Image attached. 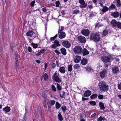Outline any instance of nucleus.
I'll use <instances>...</instances> for the list:
<instances>
[{
	"label": "nucleus",
	"mask_w": 121,
	"mask_h": 121,
	"mask_svg": "<svg viewBox=\"0 0 121 121\" xmlns=\"http://www.w3.org/2000/svg\"><path fill=\"white\" fill-rule=\"evenodd\" d=\"M104 66L106 68H108V65L106 64H104Z\"/></svg>",
	"instance_id": "obj_63"
},
{
	"label": "nucleus",
	"mask_w": 121,
	"mask_h": 121,
	"mask_svg": "<svg viewBox=\"0 0 121 121\" xmlns=\"http://www.w3.org/2000/svg\"><path fill=\"white\" fill-rule=\"evenodd\" d=\"M112 15L114 17H118L119 16V13L118 12H115L112 14Z\"/></svg>",
	"instance_id": "obj_19"
},
{
	"label": "nucleus",
	"mask_w": 121,
	"mask_h": 121,
	"mask_svg": "<svg viewBox=\"0 0 121 121\" xmlns=\"http://www.w3.org/2000/svg\"><path fill=\"white\" fill-rule=\"evenodd\" d=\"M108 33V31L107 30H104L103 34L104 36H106Z\"/></svg>",
	"instance_id": "obj_32"
},
{
	"label": "nucleus",
	"mask_w": 121,
	"mask_h": 121,
	"mask_svg": "<svg viewBox=\"0 0 121 121\" xmlns=\"http://www.w3.org/2000/svg\"><path fill=\"white\" fill-rule=\"evenodd\" d=\"M35 0H33L31 2V7H33L35 4Z\"/></svg>",
	"instance_id": "obj_40"
},
{
	"label": "nucleus",
	"mask_w": 121,
	"mask_h": 121,
	"mask_svg": "<svg viewBox=\"0 0 121 121\" xmlns=\"http://www.w3.org/2000/svg\"><path fill=\"white\" fill-rule=\"evenodd\" d=\"M99 105L101 109L104 110L105 109V108L103 103L101 102H100L99 103Z\"/></svg>",
	"instance_id": "obj_21"
},
{
	"label": "nucleus",
	"mask_w": 121,
	"mask_h": 121,
	"mask_svg": "<svg viewBox=\"0 0 121 121\" xmlns=\"http://www.w3.org/2000/svg\"><path fill=\"white\" fill-rule=\"evenodd\" d=\"M50 104L51 105H53L55 103V101L53 100H50Z\"/></svg>",
	"instance_id": "obj_39"
},
{
	"label": "nucleus",
	"mask_w": 121,
	"mask_h": 121,
	"mask_svg": "<svg viewBox=\"0 0 121 121\" xmlns=\"http://www.w3.org/2000/svg\"><path fill=\"white\" fill-rule=\"evenodd\" d=\"M26 35L27 36H30V31H29L26 33Z\"/></svg>",
	"instance_id": "obj_52"
},
{
	"label": "nucleus",
	"mask_w": 121,
	"mask_h": 121,
	"mask_svg": "<svg viewBox=\"0 0 121 121\" xmlns=\"http://www.w3.org/2000/svg\"><path fill=\"white\" fill-rule=\"evenodd\" d=\"M52 78L54 81H55L57 82L60 83L61 81V79L59 77L56 72H55L53 75Z\"/></svg>",
	"instance_id": "obj_4"
},
{
	"label": "nucleus",
	"mask_w": 121,
	"mask_h": 121,
	"mask_svg": "<svg viewBox=\"0 0 121 121\" xmlns=\"http://www.w3.org/2000/svg\"><path fill=\"white\" fill-rule=\"evenodd\" d=\"M54 43V44H56V46H57V47L60 46V45L59 43V41L58 40H56L55 41Z\"/></svg>",
	"instance_id": "obj_27"
},
{
	"label": "nucleus",
	"mask_w": 121,
	"mask_h": 121,
	"mask_svg": "<svg viewBox=\"0 0 121 121\" xmlns=\"http://www.w3.org/2000/svg\"><path fill=\"white\" fill-rule=\"evenodd\" d=\"M73 51L74 53L77 55L81 54L83 51V49L80 46H77L73 48Z\"/></svg>",
	"instance_id": "obj_3"
},
{
	"label": "nucleus",
	"mask_w": 121,
	"mask_h": 121,
	"mask_svg": "<svg viewBox=\"0 0 121 121\" xmlns=\"http://www.w3.org/2000/svg\"><path fill=\"white\" fill-rule=\"evenodd\" d=\"M43 11L44 12H45L46 10V8H44L42 9Z\"/></svg>",
	"instance_id": "obj_59"
},
{
	"label": "nucleus",
	"mask_w": 121,
	"mask_h": 121,
	"mask_svg": "<svg viewBox=\"0 0 121 121\" xmlns=\"http://www.w3.org/2000/svg\"><path fill=\"white\" fill-rule=\"evenodd\" d=\"M100 37L99 34L96 33H93L91 35L90 39L93 40L95 42H97L99 41Z\"/></svg>",
	"instance_id": "obj_2"
},
{
	"label": "nucleus",
	"mask_w": 121,
	"mask_h": 121,
	"mask_svg": "<svg viewBox=\"0 0 121 121\" xmlns=\"http://www.w3.org/2000/svg\"><path fill=\"white\" fill-rule=\"evenodd\" d=\"M111 23L112 26H114L115 27H117V22L114 19L112 20L111 22Z\"/></svg>",
	"instance_id": "obj_17"
},
{
	"label": "nucleus",
	"mask_w": 121,
	"mask_h": 121,
	"mask_svg": "<svg viewBox=\"0 0 121 121\" xmlns=\"http://www.w3.org/2000/svg\"><path fill=\"white\" fill-rule=\"evenodd\" d=\"M98 98L100 99H102L103 98L104 96L103 95H99L98 96Z\"/></svg>",
	"instance_id": "obj_45"
},
{
	"label": "nucleus",
	"mask_w": 121,
	"mask_h": 121,
	"mask_svg": "<svg viewBox=\"0 0 121 121\" xmlns=\"http://www.w3.org/2000/svg\"><path fill=\"white\" fill-rule=\"evenodd\" d=\"M51 88L52 91H56V88L54 85H52Z\"/></svg>",
	"instance_id": "obj_35"
},
{
	"label": "nucleus",
	"mask_w": 121,
	"mask_h": 121,
	"mask_svg": "<svg viewBox=\"0 0 121 121\" xmlns=\"http://www.w3.org/2000/svg\"><path fill=\"white\" fill-rule=\"evenodd\" d=\"M111 8L113 9H114L115 8V5L113 4H112L111 6Z\"/></svg>",
	"instance_id": "obj_54"
},
{
	"label": "nucleus",
	"mask_w": 121,
	"mask_h": 121,
	"mask_svg": "<svg viewBox=\"0 0 121 121\" xmlns=\"http://www.w3.org/2000/svg\"><path fill=\"white\" fill-rule=\"evenodd\" d=\"M55 106L56 108L57 109H58L60 107L61 105L58 102H56Z\"/></svg>",
	"instance_id": "obj_24"
},
{
	"label": "nucleus",
	"mask_w": 121,
	"mask_h": 121,
	"mask_svg": "<svg viewBox=\"0 0 121 121\" xmlns=\"http://www.w3.org/2000/svg\"><path fill=\"white\" fill-rule=\"evenodd\" d=\"M58 118L59 120L60 121H62L63 120V118L62 116L61 115L60 113L58 115Z\"/></svg>",
	"instance_id": "obj_29"
},
{
	"label": "nucleus",
	"mask_w": 121,
	"mask_h": 121,
	"mask_svg": "<svg viewBox=\"0 0 121 121\" xmlns=\"http://www.w3.org/2000/svg\"><path fill=\"white\" fill-rule=\"evenodd\" d=\"M3 111H5V113H6L7 112L10 111V108L9 107L7 106L5 108H3Z\"/></svg>",
	"instance_id": "obj_16"
},
{
	"label": "nucleus",
	"mask_w": 121,
	"mask_h": 121,
	"mask_svg": "<svg viewBox=\"0 0 121 121\" xmlns=\"http://www.w3.org/2000/svg\"><path fill=\"white\" fill-rule=\"evenodd\" d=\"M56 6L57 7H58L60 4V2L59 1H57L56 2Z\"/></svg>",
	"instance_id": "obj_49"
},
{
	"label": "nucleus",
	"mask_w": 121,
	"mask_h": 121,
	"mask_svg": "<svg viewBox=\"0 0 121 121\" xmlns=\"http://www.w3.org/2000/svg\"><path fill=\"white\" fill-rule=\"evenodd\" d=\"M35 32H36V31L35 30H31V35H33V37H35Z\"/></svg>",
	"instance_id": "obj_30"
},
{
	"label": "nucleus",
	"mask_w": 121,
	"mask_h": 121,
	"mask_svg": "<svg viewBox=\"0 0 121 121\" xmlns=\"http://www.w3.org/2000/svg\"><path fill=\"white\" fill-rule=\"evenodd\" d=\"M113 73H116L118 72L119 69L117 67H114L112 69Z\"/></svg>",
	"instance_id": "obj_13"
},
{
	"label": "nucleus",
	"mask_w": 121,
	"mask_h": 121,
	"mask_svg": "<svg viewBox=\"0 0 121 121\" xmlns=\"http://www.w3.org/2000/svg\"><path fill=\"white\" fill-rule=\"evenodd\" d=\"M98 86L100 91H107L108 90V86L105 82L102 81L99 82V83Z\"/></svg>",
	"instance_id": "obj_1"
},
{
	"label": "nucleus",
	"mask_w": 121,
	"mask_h": 121,
	"mask_svg": "<svg viewBox=\"0 0 121 121\" xmlns=\"http://www.w3.org/2000/svg\"><path fill=\"white\" fill-rule=\"evenodd\" d=\"M79 10L78 9H76V10H74L73 11V13L75 14H77L79 13Z\"/></svg>",
	"instance_id": "obj_43"
},
{
	"label": "nucleus",
	"mask_w": 121,
	"mask_h": 121,
	"mask_svg": "<svg viewBox=\"0 0 121 121\" xmlns=\"http://www.w3.org/2000/svg\"><path fill=\"white\" fill-rule=\"evenodd\" d=\"M121 4L120 1L119 0H117V6L118 7H120L121 6Z\"/></svg>",
	"instance_id": "obj_37"
},
{
	"label": "nucleus",
	"mask_w": 121,
	"mask_h": 121,
	"mask_svg": "<svg viewBox=\"0 0 121 121\" xmlns=\"http://www.w3.org/2000/svg\"><path fill=\"white\" fill-rule=\"evenodd\" d=\"M89 53V52L86 49L84 48L83 49L82 54L83 56L88 55Z\"/></svg>",
	"instance_id": "obj_15"
},
{
	"label": "nucleus",
	"mask_w": 121,
	"mask_h": 121,
	"mask_svg": "<svg viewBox=\"0 0 121 121\" xmlns=\"http://www.w3.org/2000/svg\"><path fill=\"white\" fill-rule=\"evenodd\" d=\"M57 47V46H56V44H52L51 47L52 48L54 49H55Z\"/></svg>",
	"instance_id": "obj_51"
},
{
	"label": "nucleus",
	"mask_w": 121,
	"mask_h": 121,
	"mask_svg": "<svg viewBox=\"0 0 121 121\" xmlns=\"http://www.w3.org/2000/svg\"><path fill=\"white\" fill-rule=\"evenodd\" d=\"M108 8L106 6H105L104 7L103 9L102 10V11L103 12H104L108 10Z\"/></svg>",
	"instance_id": "obj_26"
},
{
	"label": "nucleus",
	"mask_w": 121,
	"mask_h": 121,
	"mask_svg": "<svg viewBox=\"0 0 121 121\" xmlns=\"http://www.w3.org/2000/svg\"><path fill=\"white\" fill-rule=\"evenodd\" d=\"M36 61L39 64L40 63V61L39 60H36Z\"/></svg>",
	"instance_id": "obj_62"
},
{
	"label": "nucleus",
	"mask_w": 121,
	"mask_h": 121,
	"mask_svg": "<svg viewBox=\"0 0 121 121\" xmlns=\"http://www.w3.org/2000/svg\"><path fill=\"white\" fill-rule=\"evenodd\" d=\"M81 32L82 35L86 36L90 34L89 30L86 29L82 30L81 31Z\"/></svg>",
	"instance_id": "obj_8"
},
{
	"label": "nucleus",
	"mask_w": 121,
	"mask_h": 121,
	"mask_svg": "<svg viewBox=\"0 0 121 121\" xmlns=\"http://www.w3.org/2000/svg\"><path fill=\"white\" fill-rule=\"evenodd\" d=\"M65 93L63 91H61L60 92V96L61 97L64 98L65 96Z\"/></svg>",
	"instance_id": "obj_23"
},
{
	"label": "nucleus",
	"mask_w": 121,
	"mask_h": 121,
	"mask_svg": "<svg viewBox=\"0 0 121 121\" xmlns=\"http://www.w3.org/2000/svg\"><path fill=\"white\" fill-rule=\"evenodd\" d=\"M31 45L33 46V48H37L38 46V45L37 44H35L33 43L31 44Z\"/></svg>",
	"instance_id": "obj_42"
},
{
	"label": "nucleus",
	"mask_w": 121,
	"mask_h": 121,
	"mask_svg": "<svg viewBox=\"0 0 121 121\" xmlns=\"http://www.w3.org/2000/svg\"><path fill=\"white\" fill-rule=\"evenodd\" d=\"M87 4H86L83 5H80V7L81 8H85L87 6Z\"/></svg>",
	"instance_id": "obj_47"
},
{
	"label": "nucleus",
	"mask_w": 121,
	"mask_h": 121,
	"mask_svg": "<svg viewBox=\"0 0 121 121\" xmlns=\"http://www.w3.org/2000/svg\"><path fill=\"white\" fill-rule=\"evenodd\" d=\"M102 60L103 61L106 62H108L110 60V59L108 57L105 56H102Z\"/></svg>",
	"instance_id": "obj_10"
},
{
	"label": "nucleus",
	"mask_w": 121,
	"mask_h": 121,
	"mask_svg": "<svg viewBox=\"0 0 121 121\" xmlns=\"http://www.w3.org/2000/svg\"><path fill=\"white\" fill-rule=\"evenodd\" d=\"M59 70L61 73H64L65 72V68L64 67H61L60 68Z\"/></svg>",
	"instance_id": "obj_20"
},
{
	"label": "nucleus",
	"mask_w": 121,
	"mask_h": 121,
	"mask_svg": "<svg viewBox=\"0 0 121 121\" xmlns=\"http://www.w3.org/2000/svg\"><path fill=\"white\" fill-rule=\"evenodd\" d=\"M87 62V61L86 59L84 58L82 59L81 61V63L83 65H86Z\"/></svg>",
	"instance_id": "obj_14"
},
{
	"label": "nucleus",
	"mask_w": 121,
	"mask_h": 121,
	"mask_svg": "<svg viewBox=\"0 0 121 121\" xmlns=\"http://www.w3.org/2000/svg\"><path fill=\"white\" fill-rule=\"evenodd\" d=\"M59 35V38L60 39H62L64 38L65 36V34L64 32H60Z\"/></svg>",
	"instance_id": "obj_11"
},
{
	"label": "nucleus",
	"mask_w": 121,
	"mask_h": 121,
	"mask_svg": "<svg viewBox=\"0 0 121 121\" xmlns=\"http://www.w3.org/2000/svg\"><path fill=\"white\" fill-rule=\"evenodd\" d=\"M55 38L54 37H51L50 38V40L51 41H52L53 40H54Z\"/></svg>",
	"instance_id": "obj_60"
},
{
	"label": "nucleus",
	"mask_w": 121,
	"mask_h": 121,
	"mask_svg": "<svg viewBox=\"0 0 121 121\" xmlns=\"http://www.w3.org/2000/svg\"><path fill=\"white\" fill-rule=\"evenodd\" d=\"M84 115H81L80 117V119L81 120L82 119H83V117Z\"/></svg>",
	"instance_id": "obj_57"
},
{
	"label": "nucleus",
	"mask_w": 121,
	"mask_h": 121,
	"mask_svg": "<svg viewBox=\"0 0 121 121\" xmlns=\"http://www.w3.org/2000/svg\"><path fill=\"white\" fill-rule=\"evenodd\" d=\"M57 88L59 90H60L61 89V87L60 86V85H59L58 83H57Z\"/></svg>",
	"instance_id": "obj_46"
},
{
	"label": "nucleus",
	"mask_w": 121,
	"mask_h": 121,
	"mask_svg": "<svg viewBox=\"0 0 121 121\" xmlns=\"http://www.w3.org/2000/svg\"><path fill=\"white\" fill-rule=\"evenodd\" d=\"M47 63H46L45 64V69H44L45 70L46 69V68H47V67L48 65H47Z\"/></svg>",
	"instance_id": "obj_61"
},
{
	"label": "nucleus",
	"mask_w": 121,
	"mask_h": 121,
	"mask_svg": "<svg viewBox=\"0 0 121 121\" xmlns=\"http://www.w3.org/2000/svg\"><path fill=\"white\" fill-rule=\"evenodd\" d=\"M81 60V57L79 56H76L74 59V61L75 63H78Z\"/></svg>",
	"instance_id": "obj_9"
},
{
	"label": "nucleus",
	"mask_w": 121,
	"mask_h": 121,
	"mask_svg": "<svg viewBox=\"0 0 121 121\" xmlns=\"http://www.w3.org/2000/svg\"><path fill=\"white\" fill-rule=\"evenodd\" d=\"M61 108H62V111L63 112H65L67 109L66 107L65 106H62L61 107Z\"/></svg>",
	"instance_id": "obj_34"
},
{
	"label": "nucleus",
	"mask_w": 121,
	"mask_h": 121,
	"mask_svg": "<svg viewBox=\"0 0 121 121\" xmlns=\"http://www.w3.org/2000/svg\"><path fill=\"white\" fill-rule=\"evenodd\" d=\"M94 16V14L92 13H91L90 14V17H93Z\"/></svg>",
	"instance_id": "obj_58"
},
{
	"label": "nucleus",
	"mask_w": 121,
	"mask_h": 121,
	"mask_svg": "<svg viewBox=\"0 0 121 121\" xmlns=\"http://www.w3.org/2000/svg\"><path fill=\"white\" fill-rule=\"evenodd\" d=\"M62 45L65 47L67 48H69L71 46L70 43L69 41H65L62 43Z\"/></svg>",
	"instance_id": "obj_5"
},
{
	"label": "nucleus",
	"mask_w": 121,
	"mask_h": 121,
	"mask_svg": "<svg viewBox=\"0 0 121 121\" xmlns=\"http://www.w3.org/2000/svg\"><path fill=\"white\" fill-rule=\"evenodd\" d=\"M86 71L88 72H90L92 70V68L91 67H87L86 68Z\"/></svg>",
	"instance_id": "obj_25"
},
{
	"label": "nucleus",
	"mask_w": 121,
	"mask_h": 121,
	"mask_svg": "<svg viewBox=\"0 0 121 121\" xmlns=\"http://www.w3.org/2000/svg\"><path fill=\"white\" fill-rule=\"evenodd\" d=\"M55 52L57 54H59L60 53V52L59 51L57 50H55Z\"/></svg>",
	"instance_id": "obj_55"
},
{
	"label": "nucleus",
	"mask_w": 121,
	"mask_h": 121,
	"mask_svg": "<svg viewBox=\"0 0 121 121\" xmlns=\"http://www.w3.org/2000/svg\"><path fill=\"white\" fill-rule=\"evenodd\" d=\"M78 39L80 42L82 43H85L86 41L85 37L82 36H78Z\"/></svg>",
	"instance_id": "obj_7"
},
{
	"label": "nucleus",
	"mask_w": 121,
	"mask_h": 121,
	"mask_svg": "<svg viewBox=\"0 0 121 121\" xmlns=\"http://www.w3.org/2000/svg\"><path fill=\"white\" fill-rule=\"evenodd\" d=\"M79 65H78L76 64L74 65V68L76 69H78L79 68Z\"/></svg>",
	"instance_id": "obj_48"
},
{
	"label": "nucleus",
	"mask_w": 121,
	"mask_h": 121,
	"mask_svg": "<svg viewBox=\"0 0 121 121\" xmlns=\"http://www.w3.org/2000/svg\"><path fill=\"white\" fill-rule=\"evenodd\" d=\"M103 120H105V119L104 118L102 117L101 116L97 119V120L98 121H102Z\"/></svg>",
	"instance_id": "obj_28"
},
{
	"label": "nucleus",
	"mask_w": 121,
	"mask_h": 121,
	"mask_svg": "<svg viewBox=\"0 0 121 121\" xmlns=\"http://www.w3.org/2000/svg\"><path fill=\"white\" fill-rule=\"evenodd\" d=\"M96 115V113H95L94 114H92L91 116L92 117H93L94 116Z\"/></svg>",
	"instance_id": "obj_64"
},
{
	"label": "nucleus",
	"mask_w": 121,
	"mask_h": 121,
	"mask_svg": "<svg viewBox=\"0 0 121 121\" xmlns=\"http://www.w3.org/2000/svg\"><path fill=\"white\" fill-rule=\"evenodd\" d=\"M117 27L118 28L121 29V22H117Z\"/></svg>",
	"instance_id": "obj_31"
},
{
	"label": "nucleus",
	"mask_w": 121,
	"mask_h": 121,
	"mask_svg": "<svg viewBox=\"0 0 121 121\" xmlns=\"http://www.w3.org/2000/svg\"><path fill=\"white\" fill-rule=\"evenodd\" d=\"M89 103L92 105H96V102L95 101H91L89 102Z\"/></svg>",
	"instance_id": "obj_41"
},
{
	"label": "nucleus",
	"mask_w": 121,
	"mask_h": 121,
	"mask_svg": "<svg viewBox=\"0 0 121 121\" xmlns=\"http://www.w3.org/2000/svg\"><path fill=\"white\" fill-rule=\"evenodd\" d=\"M68 70L69 71H71L72 69L71 65H69L68 66Z\"/></svg>",
	"instance_id": "obj_38"
},
{
	"label": "nucleus",
	"mask_w": 121,
	"mask_h": 121,
	"mask_svg": "<svg viewBox=\"0 0 121 121\" xmlns=\"http://www.w3.org/2000/svg\"><path fill=\"white\" fill-rule=\"evenodd\" d=\"M79 2L82 5H84L85 4V1L84 0H79Z\"/></svg>",
	"instance_id": "obj_36"
},
{
	"label": "nucleus",
	"mask_w": 121,
	"mask_h": 121,
	"mask_svg": "<svg viewBox=\"0 0 121 121\" xmlns=\"http://www.w3.org/2000/svg\"><path fill=\"white\" fill-rule=\"evenodd\" d=\"M118 87L119 89L121 90V83L118 85Z\"/></svg>",
	"instance_id": "obj_53"
},
{
	"label": "nucleus",
	"mask_w": 121,
	"mask_h": 121,
	"mask_svg": "<svg viewBox=\"0 0 121 121\" xmlns=\"http://www.w3.org/2000/svg\"><path fill=\"white\" fill-rule=\"evenodd\" d=\"M91 94V91H86L84 93V96L85 97H87L89 96Z\"/></svg>",
	"instance_id": "obj_12"
},
{
	"label": "nucleus",
	"mask_w": 121,
	"mask_h": 121,
	"mask_svg": "<svg viewBox=\"0 0 121 121\" xmlns=\"http://www.w3.org/2000/svg\"><path fill=\"white\" fill-rule=\"evenodd\" d=\"M97 95L96 94H94L91 95L90 97L91 99H94L96 97H97Z\"/></svg>",
	"instance_id": "obj_33"
},
{
	"label": "nucleus",
	"mask_w": 121,
	"mask_h": 121,
	"mask_svg": "<svg viewBox=\"0 0 121 121\" xmlns=\"http://www.w3.org/2000/svg\"><path fill=\"white\" fill-rule=\"evenodd\" d=\"M43 77L44 79L45 80H47L48 79V76L47 74L46 73H44L43 74Z\"/></svg>",
	"instance_id": "obj_22"
},
{
	"label": "nucleus",
	"mask_w": 121,
	"mask_h": 121,
	"mask_svg": "<svg viewBox=\"0 0 121 121\" xmlns=\"http://www.w3.org/2000/svg\"><path fill=\"white\" fill-rule=\"evenodd\" d=\"M107 73V69H103L102 71L99 73V76L100 77L104 78L106 74Z\"/></svg>",
	"instance_id": "obj_6"
},
{
	"label": "nucleus",
	"mask_w": 121,
	"mask_h": 121,
	"mask_svg": "<svg viewBox=\"0 0 121 121\" xmlns=\"http://www.w3.org/2000/svg\"><path fill=\"white\" fill-rule=\"evenodd\" d=\"M44 50L43 49H41V50L39 52H40L41 54L42 53H43L44 52Z\"/></svg>",
	"instance_id": "obj_56"
},
{
	"label": "nucleus",
	"mask_w": 121,
	"mask_h": 121,
	"mask_svg": "<svg viewBox=\"0 0 121 121\" xmlns=\"http://www.w3.org/2000/svg\"><path fill=\"white\" fill-rule=\"evenodd\" d=\"M64 27L63 26H61V30H60V29H59V31H58L59 33L60 32H62V31H63V30L64 29Z\"/></svg>",
	"instance_id": "obj_50"
},
{
	"label": "nucleus",
	"mask_w": 121,
	"mask_h": 121,
	"mask_svg": "<svg viewBox=\"0 0 121 121\" xmlns=\"http://www.w3.org/2000/svg\"><path fill=\"white\" fill-rule=\"evenodd\" d=\"M60 51L62 54L63 55H65L66 54V52L65 49L64 48H61Z\"/></svg>",
	"instance_id": "obj_18"
},
{
	"label": "nucleus",
	"mask_w": 121,
	"mask_h": 121,
	"mask_svg": "<svg viewBox=\"0 0 121 121\" xmlns=\"http://www.w3.org/2000/svg\"><path fill=\"white\" fill-rule=\"evenodd\" d=\"M15 58L16 61V64H17V62L18 61V59L17 58V54L16 53H15Z\"/></svg>",
	"instance_id": "obj_44"
}]
</instances>
